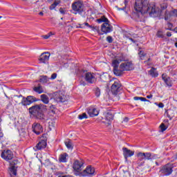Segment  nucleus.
Segmentation results:
<instances>
[{
  "instance_id": "nucleus-1",
  "label": "nucleus",
  "mask_w": 177,
  "mask_h": 177,
  "mask_svg": "<svg viewBox=\"0 0 177 177\" xmlns=\"http://www.w3.org/2000/svg\"><path fill=\"white\" fill-rule=\"evenodd\" d=\"M149 3V0H136L134 9L138 13H141V15L149 13L151 17L158 16L156 6Z\"/></svg>"
},
{
  "instance_id": "nucleus-2",
  "label": "nucleus",
  "mask_w": 177,
  "mask_h": 177,
  "mask_svg": "<svg viewBox=\"0 0 177 177\" xmlns=\"http://www.w3.org/2000/svg\"><path fill=\"white\" fill-rule=\"evenodd\" d=\"M44 111H46V105L36 104L29 108V113L32 115H34L37 120H45V114Z\"/></svg>"
},
{
  "instance_id": "nucleus-3",
  "label": "nucleus",
  "mask_w": 177,
  "mask_h": 177,
  "mask_svg": "<svg viewBox=\"0 0 177 177\" xmlns=\"http://www.w3.org/2000/svg\"><path fill=\"white\" fill-rule=\"evenodd\" d=\"M137 165L138 167H143V165H145V161H143V160H151V153L138 152L137 153Z\"/></svg>"
},
{
  "instance_id": "nucleus-4",
  "label": "nucleus",
  "mask_w": 177,
  "mask_h": 177,
  "mask_svg": "<svg viewBox=\"0 0 177 177\" xmlns=\"http://www.w3.org/2000/svg\"><path fill=\"white\" fill-rule=\"evenodd\" d=\"M19 99H22L21 104L22 106H30V104L38 102V99L32 95H28L27 97H23V95H19L17 96L16 100H19Z\"/></svg>"
},
{
  "instance_id": "nucleus-5",
  "label": "nucleus",
  "mask_w": 177,
  "mask_h": 177,
  "mask_svg": "<svg viewBox=\"0 0 177 177\" xmlns=\"http://www.w3.org/2000/svg\"><path fill=\"white\" fill-rule=\"evenodd\" d=\"M71 8L75 15H81L84 12V3L82 1H76L72 3Z\"/></svg>"
},
{
  "instance_id": "nucleus-6",
  "label": "nucleus",
  "mask_w": 177,
  "mask_h": 177,
  "mask_svg": "<svg viewBox=\"0 0 177 177\" xmlns=\"http://www.w3.org/2000/svg\"><path fill=\"white\" fill-rule=\"evenodd\" d=\"M110 82H112L111 91L113 95H118V93L121 91V83L118 80H111Z\"/></svg>"
},
{
  "instance_id": "nucleus-7",
  "label": "nucleus",
  "mask_w": 177,
  "mask_h": 177,
  "mask_svg": "<svg viewBox=\"0 0 177 177\" xmlns=\"http://www.w3.org/2000/svg\"><path fill=\"white\" fill-rule=\"evenodd\" d=\"M174 166L171 164H167L166 165L161 167L160 172L165 175V176H168L171 175L173 172Z\"/></svg>"
},
{
  "instance_id": "nucleus-8",
  "label": "nucleus",
  "mask_w": 177,
  "mask_h": 177,
  "mask_svg": "<svg viewBox=\"0 0 177 177\" xmlns=\"http://www.w3.org/2000/svg\"><path fill=\"white\" fill-rule=\"evenodd\" d=\"M131 70H133V64L131 62H123L120 66L121 75H122L123 71H131Z\"/></svg>"
},
{
  "instance_id": "nucleus-9",
  "label": "nucleus",
  "mask_w": 177,
  "mask_h": 177,
  "mask_svg": "<svg viewBox=\"0 0 177 177\" xmlns=\"http://www.w3.org/2000/svg\"><path fill=\"white\" fill-rule=\"evenodd\" d=\"M121 63V61H119L116 58L113 60L112 66L113 67V73L115 75H118V77H120L121 75V71H120V68L118 69V66Z\"/></svg>"
},
{
  "instance_id": "nucleus-10",
  "label": "nucleus",
  "mask_w": 177,
  "mask_h": 177,
  "mask_svg": "<svg viewBox=\"0 0 177 177\" xmlns=\"http://www.w3.org/2000/svg\"><path fill=\"white\" fill-rule=\"evenodd\" d=\"M101 31L104 32V34H109V32H111V31H113V26L110 24V21L102 24L101 26Z\"/></svg>"
},
{
  "instance_id": "nucleus-11",
  "label": "nucleus",
  "mask_w": 177,
  "mask_h": 177,
  "mask_svg": "<svg viewBox=\"0 0 177 177\" xmlns=\"http://www.w3.org/2000/svg\"><path fill=\"white\" fill-rule=\"evenodd\" d=\"M49 57H50V53L49 52H44L40 55L39 57V63H43L46 64L49 61Z\"/></svg>"
},
{
  "instance_id": "nucleus-12",
  "label": "nucleus",
  "mask_w": 177,
  "mask_h": 177,
  "mask_svg": "<svg viewBox=\"0 0 177 177\" xmlns=\"http://www.w3.org/2000/svg\"><path fill=\"white\" fill-rule=\"evenodd\" d=\"M1 156L3 160H6V161H9L13 158V152L9 149L4 150L2 151Z\"/></svg>"
},
{
  "instance_id": "nucleus-13",
  "label": "nucleus",
  "mask_w": 177,
  "mask_h": 177,
  "mask_svg": "<svg viewBox=\"0 0 177 177\" xmlns=\"http://www.w3.org/2000/svg\"><path fill=\"white\" fill-rule=\"evenodd\" d=\"M54 100H56L58 103H64V102H67V96L62 93H56Z\"/></svg>"
},
{
  "instance_id": "nucleus-14",
  "label": "nucleus",
  "mask_w": 177,
  "mask_h": 177,
  "mask_svg": "<svg viewBox=\"0 0 177 177\" xmlns=\"http://www.w3.org/2000/svg\"><path fill=\"white\" fill-rule=\"evenodd\" d=\"M95 174V168L91 166H88L86 169L80 173L82 176H89V175H93Z\"/></svg>"
},
{
  "instance_id": "nucleus-15",
  "label": "nucleus",
  "mask_w": 177,
  "mask_h": 177,
  "mask_svg": "<svg viewBox=\"0 0 177 177\" xmlns=\"http://www.w3.org/2000/svg\"><path fill=\"white\" fill-rule=\"evenodd\" d=\"M32 129L33 132L36 133V135H40V133H42L44 131V129L39 123H34L32 126Z\"/></svg>"
},
{
  "instance_id": "nucleus-16",
  "label": "nucleus",
  "mask_w": 177,
  "mask_h": 177,
  "mask_svg": "<svg viewBox=\"0 0 177 177\" xmlns=\"http://www.w3.org/2000/svg\"><path fill=\"white\" fill-rule=\"evenodd\" d=\"M84 165V162L76 160L73 163V169L76 172H81L82 171V167Z\"/></svg>"
},
{
  "instance_id": "nucleus-17",
  "label": "nucleus",
  "mask_w": 177,
  "mask_h": 177,
  "mask_svg": "<svg viewBox=\"0 0 177 177\" xmlns=\"http://www.w3.org/2000/svg\"><path fill=\"white\" fill-rule=\"evenodd\" d=\"M85 80L88 84H93L96 82V77L94 73H86L85 74Z\"/></svg>"
},
{
  "instance_id": "nucleus-18",
  "label": "nucleus",
  "mask_w": 177,
  "mask_h": 177,
  "mask_svg": "<svg viewBox=\"0 0 177 177\" xmlns=\"http://www.w3.org/2000/svg\"><path fill=\"white\" fill-rule=\"evenodd\" d=\"M122 151L126 161L128 160V157H132L135 154V151H131V149H128L127 147H123Z\"/></svg>"
},
{
  "instance_id": "nucleus-19",
  "label": "nucleus",
  "mask_w": 177,
  "mask_h": 177,
  "mask_svg": "<svg viewBox=\"0 0 177 177\" xmlns=\"http://www.w3.org/2000/svg\"><path fill=\"white\" fill-rule=\"evenodd\" d=\"M46 140H41L34 147L35 151L37 150H42V149H45L46 147Z\"/></svg>"
},
{
  "instance_id": "nucleus-20",
  "label": "nucleus",
  "mask_w": 177,
  "mask_h": 177,
  "mask_svg": "<svg viewBox=\"0 0 177 177\" xmlns=\"http://www.w3.org/2000/svg\"><path fill=\"white\" fill-rule=\"evenodd\" d=\"M87 113L90 117H96L99 115V111L96 108L89 107L87 109Z\"/></svg>"
},
{
  "instance_id": "nucleus-21",
  "label": "nucleus",
  "mask_w": 177,
  "mask_h": 177,
  "mask_svg": "<svg viewBox=\"0 0 177 177\" xmlns=\"http://www.w3.org/2000/svg\"><path fill=\"white\" fill-rule=\"evenodd\" d=\"M162 78L167 86H172V80H171L169 77H167L165 74H162Z\"/></svg>"
},
{
  "instance_id": "nucleus-22",
  "label": "nucleus",
  "mask_w": 177,
  "mask_h": 177,
  "mask_svg": "<svg viewBox=\"0 0 177 177\" xmlns=\"http://www.w3.org/2000/svg\"><path fill=\"white\" fill-rule=\"evenodd\" d=\"M165 114H166L167 117H168L169 120H172L173 117H175V111L172 109L166 111Z\"/></svg>"
},
{
  "instance_id": "nucleus-23",
  "label": "nucleus",
  "mask_w": 177,
  "mask_h": 177,
  "mask_svg": "<svg viewBox=\"0 0 177 177\" xmlns=\"http://www.w3.org/2000/svg\"><path fill=\"white\" fill-rule=\"evenodd\" d=\"M67 157H68V154L66 153L61 154L59 158V162H67Z\"/></svg>"
},
{
  "instance_id": "nucleus-24",
  "label": "nucleus",
  "mask_w": 177,
  "mask_h": 177,
  "mask_svg": "<svg viewBox=\"0 0 177 177\" xmlns=\"http://www.w3.org/2000/svg\"><path fill=\"white\" fill-rule=\"evenodd\" d=\"M40 99L44 104H48L49 103V97L46 95V94H42L40 95Z\"/></svg>"
},
{
  "instance_id": "nucleus-25",
  "label": "nucleus",
  "mask_w": 177,
  "mask_h": 177,
  "mask_svg": "<svg viewBox=\"0 0 177 177\" xmlns=\"http://www.w3.org/2000/svg\"><path fill=\"white\" fill-rule=\"evenodd\" d=\"M10 175H14V176H16L17 175V167L16 166H11L10 167Z\"/></svg>"
},
{
  "instance_id": "nucleus-26",
  "label": "nucleus",
  "mask_w": 177,
  "mask_h": 177,
  "mask_svg": "<svg viewBox=\"0 0 177 177\" xmlns=\"http://www.w3.org/2000/svg\"><path fill=\"white\" fill-rule=\"evenodd\" d=\"M61 2L62 1L60 0H55L54 3L51 4L50 6L49 7L50 10H53V9H55L56 6H57V5H59Z\"/></svg>"
},
{
  "instance_id": "nucleus-27",
  "label": "nucleus",
  "mask_w": 177,
  "mask_h": 177,
  "mask_svg": "<svg viewBox=\"0 0 177 177\" xmlns=\"http://www.w3.org/2000/svg\"><path fill=\"white\" fill-rule=\"evenodd\" d=\"M149 74L151 77H158V73H157V71H156V68H154L153 67H152L151 70L149 71Z\"/></svg>"
},
{
  "instance_id": "nucleus-28",
  "label": "nucleus",
  "mask_w": 177,
  "mask_h": 177,
  "mask_svg": "<svg viewBox=\"0 0 177 177\" xmlns=\"http://www.w3.org/2000/svg\"><path fill=\"white\" fill-rule=\"evenodd\" d=\"M49 80L48 79V76L46 75H41L40 76V78L39 80V82H41V84H46Z\"/></svg>"
},
{
  "instance_id": "nucleus-29",
  "label": "nucleus",
  "mask_w": 177,
  "mask_h": 177,
  "mask_svg": "<svg viewBox=\"0 0 177 177\" xmlns=\"http://www.w3.org/2000/svg\"><path fill=\"white\" fill-rule=\"evenodd\" d=\"M65 145L66 146L67 149L69 150H73V142H71V140H66L64 142Z\"/></svg>"
},
{
  "instance_id": "nucleus-30",
  "label": "nucleus",
  "mask_w": 177,
  "mask_h": 177,
  "mask_svg": "<svg viewBox=\"0 0 177 177\" xmlns=\"http://www.w3.org/2000/svg\"><path fill=\"white\" fill-rule=\"evenodd\" d=\"M33 91L37 92V93H44V88H42V86L41 85L34 87Z\"/></svg>"
},
{
  "instance_id": "nucleus-31",
  "label": "nucleus",
  "mask_w": 177,
  "mask_h": 177,
  "mask_svg": "<svg viewBox=\"0 0 177 177\" xmlns=\"http://www.w3.org/2000/svg\"><path fill=\"white\" fill-rule=\"evenodd\" d=\"M114 115L111 114V112H108L105 115V119L106 121H111V120H113Z\"/></svg>"
},
{
  "instance_id": "nucleus-32",
  "label": "nucleus",
  "mask_w": 177,
  "mask_h": 177,
  "mask_svg": "<svg viewBox=\"0 0 177 177\" xmlns=\"http://www.w3.org/2000/svg\"><path fill=\"white\" fill-rule=\"evenodd\" d=\"M109 19L106 17L102 16L101 18L97 19V23H107Z\"/></svg>"
},
{
  "instance_id": "nucleus-33",
  "label": "nucleus",
  "mask_w": 177,
  "mask_h": 177,
  "mask_svg": "<svg viewBox=\"0 0 177 177\" xmlns=\"http://www.w3.org/2000/svg\"><path fill=\"white\" fill-rule=\"evenodd\" d=\"M171 17H172V13L168 10H166L165 13V20H169Z\"/></svg>"
},
{
  "instance_id": "nucleus-34",
  "label": "nucleus",
  "mask_w": 177,
  "mask_h": 177,
  "mask_svg": "<svg viewBox=\"0 0 177 177\" xmlns=\"http://www.w3.org/2000/svg\"><path fill=\"white\" fill-rule=\"evenodd\" d=\"M115 59L117 60H119L120 62H123V60H125V57H124V55L122 53L118 54L116 57Z\"/></svg>"
},
{
  "instance_id": "nucleus-35",
  "label": "nucleus",
  "mask_w": 177,
  "mask_h": 177,
  "mask_svg": "<svg viewBox=\"0 0 177 177\" xmlns=\"http://www.w3.org/2000/svg\"><path fill=\"white\" fill-rule=\"evenodd\" d=\"M138 55L140 56V59H141V60H145V57H146V53H145V51L143 50H140L138 53Z\"/></svg>"
},
{
  "instance_id": "nucleus-36",
  "label": "nucleus",
  "mask_w": 177,
  "mask_h": 177,
  "mask_svg": "<svg viewBox=\"0 0 177 177\" xmlns=\"http://www.w3.org/2000/svg\"><path fill=\"white\" fill-rule=\"evenodd\" d=\"M133 99L135 100H141V102H150V100H149L143 97H134Z\"/></svg>"
},
{
  "instance_id": "nucleus-37",
  "label": "nucleus",
  "mask_w": 177,
  "mask_h": 177,
  "mask_svg": "<svg viewBox=\"0 0 177 177\" xmlns=\"http://www.w3.org/2000/svg\"><path fill=\"white\" fill-rule=\"evenodd\" d=\"M94 93L96 97H99L100 96V88H99V87H95L94 88Z\"/></svg>"
},
{
  "instance_id": "nucleus-38",
  "label": "nucleus",
  "mask_w": 177,
  "mask_h": 177,
  "mask_svg": "<svg viewBox=\"0 0 177 177\" xmlns=\"http://www.w3.org/2000/svg\"><path fill=\"white\" fill-rule=\"evenodd\" d=\"M79 120H84V118L86 119L88 118V115H86V113H83L78 115Z\"/></svg>"
},
{
  "instance_id": "nucleus-39",
  "label": "nucleus",
  "mask_w": 177,
  "mask_h": 177,
  "mask_svg": "<svg viewBox=\"0 0 177 177\" xmlns=\"http://www.w3.org/2000/svg\"><path fill=\"white\" fill-rule=\"evenodd\" d=\"M100 78L102 82H106L107 81V78H109V75L105 76V75L103 74L100 75Z\"/></svg>"
},
{
  "instance_id": "nucleus-40",
  "label": "nucleus",
  "mask_w": 177,
  "mask_h": 177,
  "mask_svg": "<svg viewBox=\"0 0 177 177\" xmlns=\"http://www.w3.org/2000/svg\"><path fill=\"white\" fill-rule=\"evenodd\" d=\"M156 36L158 37V38H164L165 37L164 33L161 30H158L157 32Z\"/></svg>"
},
{
  "instance_id": "nucleus-41",
  "label": "nucleus",
  "mask_w": 177,
  "mask_h": 177,
  "mask_svg": "<svg viewBox=\"0 0 177 177\" xmlns=\"http://www.w3.org/2000/svg\"><path fill=\"white\" fill-rule=\"evenodd\" d=\"M50 113H52L53 114H55V113H56V108L55 107L54 105H50Z\"/></svg>"
},
{
  "instance_id": "nucleus-42",
  "label": "nucleus",
  "mask_w": 177,
  "mask_h": 177,
  "mask_svg": "<svg viewBox=\"0 0 177 177\" xmlns=\"http://www.w3.org/2000/svg\"><path fill=\"white\" fill-rule=\"evenodd\" d=\"M161 132H164V131H167V127H165V124L164 123H162L160 126Z\"/></svg>"
},
{
  "instance_id": "nucleus-43",
  "label": "nucleus",
  "mask_w": 177,
  "mask_h": 177,
  "mask_svg": "<svg viewBox=\"0 0 177 177\" xmlns=\"http://www.w3.org/2000/svg\"><path fill=\"white\" fill-rule=\"evenodd\" d=\"M160 8L162 10H165V9L168 8V4H167V3H163L160 5Z\"/></svg>"
},
{
  "instance_id": "nucleus-44",
  "label": "nucleus",
  "mask_w": 177,
  "mask_h": 177,
  "mask_svg": "<svg viewBox=\"0 0 177 177\" xmlns=\"http://www.w3.org/2000/svg\"><path fill=\"white\" fill-rule=\"evenodd\" d=\"M167 26L169 27L167 30H169V31H174V29H172V27H174V24H172V23L168 22Z\"/></svg>"
},
{
  "instance_id": "nucleus-45",
  "label": "nucleus",
  "mask_w": 177,
  "mask_h": 177,
  "mask_svg": "<svg viewBox=\"0 0 177 177\" xmlns=\"http://www.w3.org/2000/svg\"><path fill=\"white\" fill-rule=\"evenodd\" d=\"M106 41L109 44H113V37L111 36H108L106 37Z\"/></svg>"
},
{
  "instance_id": "nucleus-46",
  "label": "nucleus",
  "mask_w": 177,
  "mask_h": 177,
  "mask_svg": "<svg viewBox=\"0 0 177 177\" xmlns=\"http://www.w3.org/2000/svg\"><path fill=\"white\" fill-rule=\"evenodd\" d=\"M171 13L172 16L177 17V10H174L171 11Z\"/></svg>"
},
{
  "instance_id": "nucleus-47",
  "label": "nucleus",
  "mask_w": 177,
  "mask_h": 177,
  "mask_svg": "<svg viewBox=\"0 0 177 177\" xmlns=\"http://www.w3.org/2000/svg\"><path fill=\"white\" fill-rule=\"evenodd\" d=\"M93 31H99V27L98 26H91L90 27Z\"/></svg>"
},
{
  "instance_id": "nucleus-48",
  "label": "nucleus",
  "mask_w": 177,
  "mask_h": 177,
  "mask_svg": "<svg viewBox=\"0 0 177 177\" xmlns=\"http://www.w3.org/2000/svg\"><path fill=\"white\" fill-rule=\"evenodd\" d=\"M57 77V73H53L50 77V80H56V77Z\"/></svg>"
},
{
  "instance_id": "nucleus-49",
  "label": "nucleus",
  "mask_w": 177,
  "mask_h": 177,
  "mask_svg": "<svg viewBox=\"0 0 177 177\" xmlns=\"http://www.w3.org/2000/svg\"><path fill=\"white\" fill-rule=\"evenodd\" d=\"M59 12L62 14V15H64L66 13V12L64 11V10L63 9V8H59Z\"/></svg>"
},
{
  "instance_id": "nucleus-50",
  "label": "nucleus",
  "mask_w": 177,
  "mask_h": 177,
  "mask_svg": "<svg viewBox=\"0 0 177 177\" xmlns=\"http://www.w3.org/2000/svg\"><path fill=\"white\" fill-rule=\"evenodd\" d=\"M158 107H160V109H162V107H164V104L160 102L158 104Z\"/></svg>"
},
{
  "instance_id": "nucleus-51",
  "label": "nucleus",
  "mask_w": 177,
  "mask_h": 177,
  "mask_svg": "<svg viewBox=\"0 0 177 177\" xmlns=\"http://www.w3.org/2000/svg\"><path fill=\"white\" fill-rule=\"evenodd\" d=\"M166 35L167 37H172V34L171 33V32H167Z\"/></svg>"
},
{
  "instance_id": "nucleus-52",
  "label": "nucleus",
  "mask_w": 177,
  "mask_h": 177,
  "mask_svg": "<svg viewBox=\"0 0 177 177\" xmlns=\"http://www.w3.org/2000/svg\"><path fill=\"white\" fill-rule=\"evenodd\" d=\"M49 37H50V35H44V36H43V38L44 39H48L49 38Z\"/></svg>"
},
{
  "instance_id": "nucleus-53",
  "label": "nucleus",
  "mask_w": 177,
  "mask_h": 177,
  "mask_svg": "<svg viewBox=\"0 0 177 177\" xmlns=\"http://www.w3.org/2000/svg\"><path fill=\"white\" fill-rule=\"evenodd\" d=\"M123 121L124 122H128V121H129V119L128 118H124Z\"/></svg>"
},
{
  "instance_id": "nucleus-54",
  "label": "nucleus",
  "mask_w": 177,
  "mask_h": 177,
  "mask_svg": "<svg viewBox=\"0 0 177 177\" xmlns=\"http://www.w3.org/2000/svg\"><path fill=\"white\" fill-rule=\"evenodd\" d=\"M84 26H86V27H89V28L92 27V26L89 25V24H88L87 22L84 23Z\"/></svg>"
},
{
  "instance_id": "nucleus-55",
  "label": "nucleus",
  "mask_w": 177,
  "mask_h": 177,
  "mask_svg": "<svg viewBox=\"0 0 177 177\" xmlns=\"http://www.w3.org/2000/svg\"><path fill=\"white\" fill-rule=\"evenodd\" d=\"M151 97H153V95L150 94L149 95L147 96V99H151Z\"/></svg>"
},
{
  "instance_id": "nucleus-56",
  "label": "nucleus",
  "mask_w": 177,
  "mask_h": 177,
  "mask_svg": "<svg viewBox=\"0 0 177 177\" xmlns=\"http://www.w3.org/2000/svg\"><path fill=\"white\" fill-rule=\"evenodd\" d=\"M0 138H3V133H2V131H1V129H0Z\"/></svg>"
},
{
  "instance_id": "nucleus-57",
  "label": "nucleus",
  "mask_w": 177,
  "mask_h": 177,
  "mask_svg": "<svg viewBox=\"0 0 177 177\" xmlns=\"http://www.w3.org/2000/svg\"><path fill=\"white\" fill-rule=\"evenodd\" d=\"M173 31H174V32H177V27H176L174 29H173Z\"/></svg>"
},
{
  "instance_id": "nucleus-58",
  "label": "nucleus",
  "mask_w": 177,
  "mask_h": 177,
  "mask_svg": "<svg viewBox=\"0 0 177 177\" xmlns=\"http://www.w3.org/2000/svg\"><path fill=\"white\" fill-rule=\"evenodd\" d=\"M39 15L40 16H44V12H40L39 13Z\"/></svg>"
},
{
  "instance_id": "nucleus-59",
  "label": "nucleus",
  "mask_w": 177,
  "mask_h": 177,
  "mask_svg": "<svg viewBox=\"0 0 177 177\" xmlns=\"http://www.w3.org/2000/svg\"><path fill=\"white\" fill-rule=\"evenodd\" d=\"M130 41H132V42H135V41L132 38H130Z\"/></svg>"
},
{
  "instance_id": "nucleus-60",
  "label": "nucleus",
  "mask_w": 177,
  "mask_h": 177,
  "mask_svg": "<svg viewBox=\"0 0 177 177\" xmlns=\"http://www.w3.org/2000/svg\"><path fill=\"white\" fill-rule=\"evenodd\" d=\"M124 9H125L124 8H119V10H124Z\"/></svg>"
},
{
  "instance_id": "nucleus-61",
  "label": "nucleus",
  "mask_w": 177,
  "mask_h": 177,
  "mask_svg": "<svg viewBox=\"0 0 177 177\" xmlns=\"http://www.w3.org/2000/svg\"><path fill=\"white\" fill-rule=\"evenodd\" d=\"M156 165H158V162H156Z\"/></svg>"
},
{
  "instance_id": "nucleus-62",
  "label": "nucleus",
  "mask_w": 177,
  "mask_h": 177,
  "mask_svg": "<svg viewBox=\"0 0 177 177\" xmlns=\"http://www.w3.org/2000/svg\"><path fill=\"white\" fill-rule=\"evenodd\" d=\"M150 60H151V59H150V58H149V59H148V62H150Z\"/></svg>"
},
{
  "instance_id": "nucleus-63",
  "label": "nucleus",
  "mask_w": 177,
  "mask_h": 177,
  "mask_svg": "<svg viewBox=\"0 0 177 177\" xmlns=\"http://www.w3.org/2000/svg\"><path fill=\"white\" fill-rule=\"evenodd\" d=\"M83 85H85V82H83Z\"/></svg>"
},
{
  "instance_id": "nucleus-64",
  "label": "nucleus",
  "mask_w": 177,
  "mask_h": 177,
  "mask_svg": "<svg viewBox=\"0 0 177 177\" xmlns=\"http://www.w3.org/2000/svg\"><path fill=\"white\" fill-rule=\"evenodd\" d=\"M0 19H2V16H0Z\"/></svg>"
}]
</instances>
